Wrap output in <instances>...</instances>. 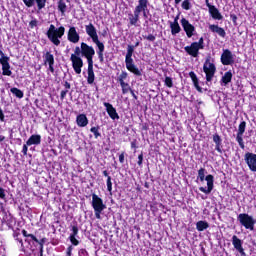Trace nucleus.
Returning a JSON list of instances; mask_svg holds the SVG:
<instances>
[{"instance_id": "1", "label": "nucleus", "mask_w": 256, "mask_h": 256, "mask_svg": "<svg viewBox=\"0 0 256 256\" xmlns=\"http://www.w3.org/2000/svg\"><path fill=\"white\" fill-rule=\"evenodd\" d=\"M86 34L92 39L93 43L98 47V58L101 62H103V53L105 52V44L99 41V35L97 34V28L93 23H90L85 26Z\"/></svg>"}, {"instance_id": "2", "label": "nucleus", "mask_w": 256, "mask_h": 256, "mask_svg": "<svg viewBox=\"0 0 256 256\" xmlns=\"http://www.w3.org/2000/svg\"><path fill=\"white\" fill-rule=\"evenodd\" d=\"M207 170L205 168H200L198 170V176H197V181H200V183H203V181H206L207 187H199V191L201 193H205V195H210L211 191H213V188L215 187V177L213 175L209 174L207 176Z\"/></svg>"}, {"instance_id": "3", "label": "nucleus", "mask_w": 256, "mask_h": 256, "mask_svg": "<svg viewBox=\"0 0 256 256\" xmlns=\"http://www.w3.org/2000/svg\"><path fill=\"white\" fill-rule=\"evenodd\" d=\"M65 35V28L63 26L55 27V25L51 24L49 29L46 32V36L49 41L55 45V47H59L61 45V39Z\"/></svg>"}, {"instance_id": "4", "label": "nucleus", "mask_w": 256, "mask_h": 256, "mask_svg": "<svg viewBox=\"0 0 256 256\" xmlns=\"http://www.w3.org/2000/svg\"><path fill=\"white\" fill-rule=\"evenodd\" d=\"M135 51V46L128 45L127 47V53L125 56V65L126 69L130 71V73H133L136 77H141L143 73L141 70H139V67L135 65V61L133 60V52Z\"/></svg>"}, {"instance_id": "5", "label": "nucleus", "mask_w": 256, "mask_h": 256, "mask_svg": "<svg viewBox=\"0 0 256 256\" xmlns=\"http://www.w3.org/2000/svg\"><path fill=\"white\" fill-rule=\"evenodd\" d=\"M203 71L206 75V83L209 85L211 81H213V78L215 77V73H217V66H215V63L211 59V56H208L205 59V62L203 64Z\"/></svg>"}, {"instance_id": "6", "label": "nucleus", "mask_w": 256, "mask_h": 256, "mask_svg": "<svg viewBox=\"0 0 256 256\" xmlns=\"http://www.w3.org/2000/svg\"><path fill=\"white\" fill-rule=\"evenodd\" d=\"M91 206L94 209V214L96 219H101V213L107 209L105 203H103V199L99 197L97 194H92V202Z\"/></svg>"}, {"instance_id": "7", "label": "nucleus", "mask_w": 256, "mask_h": 256, "mask_svg": "<svg viewBox=\"0 0 256 256\" xmlns=\"http://www.w3.org/2000/svg\"><path fill=\"white\" fill-rule=\"evenodd\" d=\"M205 49L203 37H201L197 42H192L191 45L184 47V51L190 55V57H199V51Z\"/></svg>"}, {"instance_id": "8", "label": "nucleus", "mask_w": 256, "mask_h": 256, "mask_svg": "<svg viewBox=\"0 0 256 256\" xmlns=\"http://www.w3.org/2000/svg\"><path fill=\"white\" fill-rule=\"evenodd\" d=\"M237 221H239L242 227L249 229V231H255L256 219L247 213H241L237 216Z\"/></svg>"}, {"instance_id": "9", "label": "nucleus", "mask_w": 256, "mask_h": 256, "mask_svg": "<svg viewBox=\"0 0 256 256\" xmlns=\"http://www.w3.org/2000/svg\"><path fill=\"white\" fill-rule=\"evenodd\" d=\"M81 55L87 59V63L93 64V57H95V48L89 46V44L82 42L81 43Z\"/></svg>"}, {"instance_id": "10", "label": "nucleus", "mask_w": 256, "mask_h": 256, "mask_svg": "<svg viewBox=\"0 0 256 256\" xmlns=\"http://www.w3.org/2000/svg\"><path fill=\"white\" fill-rule=\"evenodd\" d=\"M0 64L2 65V75L11 77L13 72L11 71V65L9 64V57L3 53V50H0Z\"/></svg>"}, {"instance_id": "11", "label": "nucleus", "mask_w": 256, "mask_h": 256, "mask_svg": "<svg viewBox=\"0 0 256 256\" xmlns=\"http://www.w3.org/2000/svg\"><path fill=\"white\" fill-rule=\"evenodd\" d=\"M182 29L184 30V32L186 33V36L188 37V39H191V37H193V35H195V33H197L195 26L191 23H189V20H187L186 18H182L180 20Z\"/></svg>"}, {"instance_id": "12", "label": "nucleus", "mask_w": 256, "mask_h": 256, "mask_svg": "<svg viewBox=\"0 0 256 256\" xmlns=\"http://www.w3.org/2000/svg\"><path fill=\"white\" fill-rule=\"evenodd\" d=\"M72 68L76 75H81V69H83V58L81 56H70Z\"/></svg>"}, {"instance_id": "13", "label": "nucleus", "mask_w": 256, "mask_h": 256, "mask_svg": "<svg viewBox=\"0 0 256 256\" xmlns=\"http://www.w3.org/2000/svg\"><path fill=\"white\" fill-rule=\"evenodd\" d=\"M221 63L222 65H233L235 63V55L229 49L223 50L221 55Z\"/></svg>"}, {"instance_id": "14", "label": "nucleus", "mask_w": 256, "mask_h": 256, "mask_svg": "<svg viewBox=\"0 0 256 256\" xmlns=\"http://www.w3.org/2000/svg\"><path fill=\"white\" fill-rule=\"evenodd\" d=\"M44 65H48L50 73H55V56L51 52L43 54Z\"/></svg>"}, {"instance_id": "15", "label": "nucleus", "mask_w": 256, "mask_h": 256, "mask_svg": "<svg viewBox=\"0 0 256 256\" xmlns=\"http://www.w3.org/2000/svg\"><path fill=\"white\" fill-rule=\"evenodd\" d=\"M244 161L248 165L250 171L256 173V154L247 152L244 156Z\"/></svg>"}, {"instance_id": "16", "label": "nucleus", "mask_w": 256, "mask_h": 256, "mask_svg": "<svg viewBox=\"0 0 256 256\" xmlns=\"http://www.w3.org/2000/svg\"><path fill=\"white\" fill-rule=\"evenodd\" d=\"M67 39L70 43L77 44L81 36H79V32H77V28L75 26H70L67 34Z\"/></svg>"}, {"instance_id": "17", "label": "nucleus", "mask_w": 256, "mask_h": 256, "mask_svg": "<svg viewBox=\"0 0 256 256\" xmlns=\"http://www.w3.org/2000/svg\"><path fill=\"white\" fill-rule=\"evenodd\" d=\"M232 245L241 256H245V249L243 248V240L239 239L237 235L232 236Z\"/></svg>"}, {"instance_id": "18", "label": "nucleus", "mask_w": 256, "mask_h": 256, "mask_svg": "<svg viewBox=\"0 0 256 256\" xmlns=\"http://www.w3.org/2000/svg\"><path fill=\"white\" fill-rule=\"evenodd\" d=\"M103 105L104 107H106V112L108 113L110 118H112L114 121L115 119H119V114L117 113V109L113 107V104L109 102H104Z\"/></svg>"}, {"instance_id": "19", "label": "nucleus", "mask_w": 256, "mask_h": 256, "mask_svg": "<svg viewBox=\"0 0 256 256\" xmlns=\"http://www.w3.org/2000/svg\"><path fill=\"white\" fill-rule=\"evenodd\" d=\"M0 211L2 223H5V225H11V219H13V217L11 216V214L7 213V211L5 210V206H3L2 202H0Z\"/></svg>"}, {"instance_id": "20", "label": "nucleus", "mask_w": 256, "mask_h": 256, "mask_svg": "<svg viewBox=\"0 0 256 256\" xmlns=\"http://www.w3.org/2000/svg\"><path fill=\"white\" fill-rule=\"evenodd\" d=\"M206 3L211 17L213 19H216L217 21H221V19H223V16L220 14L219 10L215 6L211 5L209 2Z\"/></svg>"}, {"instance_id": "21", "label": "nucleus", "mask_w": 256, "mask_h": 256, "mask_svg": "<svg viewBox=\"0 0 256 256\" xmlns=\"http://www.w3.org/2000/svg\"><path fill=\"white\" fill-rule=\"evenodd\" d=\"M76 124L78 127H87L89 125V119L85 114H79L76 116Z\"/></svg>"}, {"instance_id": "22", "label": "nucleus", "mask_w": 256, "mask_h": 256, "mask_svg": "<svg viewBox=\"0 0 256 256\" xmlns=\"http://www.w3.org/2000/svg\"><path fill=\"white\" fill-rule=\"evenodd\" d=\"M147 2L146 1H140L139 5L136 6L134 13H136V15H141V13H143L144 17H147Z\"/></svg>"}, {"instance_id": "23", "label": "nucleus", "mask_w": 256, "mask_h": 256, "mask_svg": "<svg viewBox=\"0 0 256 256\" xmlns=\"http://www.w3.org/2000/svg\"><path fill=\"white\" fill-rule=\"evenodd\" d=\"M170 29L173 36L181 33V26H179L178 17H176L173 22H170Z\"/></svg>"}, {"instance_id": "24", "label": "nucleus", "mask_w": 256, "mask_h": 256, "mask_svg": "<svg viewBox=\"0 0 256 256\" xmlns=\"http://www.w3.org/2000/svg\"><path fill=\"white\" fill-rule=\"evenodd\" d=\"M213 141L215 143V149L218 151V153H223V139H221V136L219 134L213 135Z\"/></svg>"}, {"instance_id": "25", "label": "nucleus", "mask_w": 256, "mask_h": 256, "mask_svg": "<svg viewBox=\"0 0 256 256\" xmlns=\"http://www.w3.org/2000/svg\"><path fill=\"white\" fill-rule=\"evenodd\" d=\"M232 79H233V73L231 71L225 72L220 80V85L222 87H226V85H229V83H231Z\"/></svg>"}, {"instance_id": "26", "label": "nucleus", "mask_w": 256, "mask_h": 256, "mask_svg": "<svg viewBox=\"0 0 256 256\" xmlns=\"http://www.w3.org/2000/svg\"><path fill=\"white\" fill-rule=\"evenodd\" d=\"M27 145L31 147V145H41V135L39 134H33L29 137V139L26 141Z\"/></svg>"}, {"instance_id": "27", "label": "nucleus", "mask_w": 256, "mask_h": 256, "mask_svg": "<svg viewBox=\"0 0 256 256\" xmlns=\"http://www.w3.org/2000/svg\"><path fill=\"white\" fill-rule=\"evenodd\" d=\"M87 73V83L88 85H93V83H95V72L93 71V64H88Z\"/></svg>"}, {"instance_id": "28", "label": "nucleus", "mask_w": 256, "mask_h": 256, "mask_svg": "<svg viewBox=\"0 0 256 256\" xmlns=\"http://www.w3.org/2000/svg\"><path fill=\"white\" fill-rule=\"evenodd\" d=\"M210 31H212V33H217V35H219L220 37H225L227 35V33L225 32V29L219 27L218 25L215 24H211L209 26Z\"/></svg>"}, {"instance_id": "29", "label": "nucleus", "mask_w": 256, "mask_h": 256, "mask_svg": "<svg viewBox=\"0 0 256 256\" xmlns=\"http://www.w3.org/2000/svg\"><path fill=\"white\" fill-rule=\"evenodd\" d=\"M189 77L191 78L195 89H197L199 91V93H203V89L201 88V86H199V78H197V74H195V72L191 71L189 73Z\"/></svg>"}, {"instance_id": "30", "label": "nucleus", "mask_w": 256, "mask_h": 256, "mask_svg": "<svg viewBox=\"0 0 256 256\" xmlns=\"http://www.w3.org/2000/svg\"><path fill=\"white\" fill-rule=\"evenodd\" d=\"M128 20H129V25L137 27V23H139V15L136 13H129L128 14Z\"/></svg>"}, {"instance_id": "31", "label": "nucleus", "mask_w": 256, "mask_h": 256, "mask_svg": "<svg viewBox=\"0 0 256 256\" xmlns=\"http://www.w3.org/2000/svg\"><path fill=\"white\" fill-rule=\"evenodd\" d=\"M197 231H205V229H209V223L207 221L200 220L196 223Z\"/></svg>"}, {"instance_id": "32", "label": "nucleus", "mask_w": 256, "mask_h": 256, "mask_svg": "<svg viewBox=\"0 0 256 256\" xmlns=\"http://www.w3.org/2000/svg\"><path fill=\"white\" fill-rule=\"evenodd\" d=\"M22 235H24L27 238L25 240L26 243H29L30 241H35V243H39V239H37L35 235L27 233L26 230H22Z\"/></svg>"}, {"instance_id": "33", "label": "nucleus", "mask_w": 256, "mask_h": 256, "mask_svg": "<svg viewBox=\"0 0 256 256\" xmlns=\"http://www.w3.org/2000/svg\"><path fill=\"white\" fill-rule=\"evenodd\" d=\"M10 92H11L12 94H14V96L17 97L18 99H23V97H24V95H25L21 89L15 88V87H14V88H11V89H10Z\"/></svg>"}, {"instance_id": "34", "label": "nucleus", "mask_w": 256, "mask_h": 256, "mask_svg": "<svg viewBox=\"0 0 256 256\" xmlns=\"http://www.w3.org/2000/svg\"><path fill=\"white\" fill-rule=\"evenodd\" d=\"M123 95H127L131 91V86L127 82H122L120 84Z\"/></svg>"}, {"instance_id": "35", "label": "nucleus", "mask_w": 256, "mask_h": 256, "mask_svg": "<svg viewBox=\"0 0 256 256\" xmlns=\"http://www.w3.org/2000/svg\"><path fill=\"white\" fill-rule=\"evenodd\" d=\"M100 129V126H94L90 129V132L93 133L95 139H99V137H101V132H99Z\"/></svg>"}, {"instance_id": "36", "label": "nucleus", "mask_w": 256, "mask_h": 256, "mask_svg": "<svg viewBox=\"0 0 256 256\" xmlns=\"http://www.w3.org/2000/svg\"><path fill=\"white\" fill-rule=\"evenodd\" d=\"M128 77H129V74L127 73V71H122L121 74L118 76V82L120 84L125 83Z\"/></svg>"}, {"instance_id": "37", "label": "nucleus", "mask_w": 256, "mask_h": 256, "mask_svg": "<svg viewBox=\"0 0 256 256\" xmlns=\"http://www.w3.org/2000/svg\"><path fill=\"white\" fill-rule=\"evenodd\" d=\"M236 141L241 149H245V142L243 141V134H237Z\"/></svg>"}, {"instance_id": "38", "label": "nucleus", "mask_w": 256, "mask_h": 256, "mask_svg": "<svg viewBox=\"0 0 256 256\" xmlns=\"http://www.w3.org/2000/svg\"><path fill=\"white\" fill-rule=\"evenodd\" d=\"M246 127H247V122L242 121V122L239 124L237 134H238V135H243V133H245Z\"/></svg>"}, {"instance_id": "39", "label": "nucleus", "mask_w": 256, "mask_h": 256, "mask_svg": "<svg viewBox=\"0 0 256 256\" xmlns=\"http://www.w3.org/2000/svg\"><path fill=\"white\" fill-rule=\"evenodd\" d=\"M70 231H71L70 235L77 237V235H79V227H77V224L71 225Z\"/></svg>"}, {"instance_id": "40", "label": "nucleus", "mask_w": 256, "mask_h": 256, "mask_svg": "<svg viewBox=\"0 0 256 256\" xmlns=\"http://www.w3.org/2000/svg\"><path fill=\"white\" fill-rule=\"evenodd\" d=\"M164 83H165L166 87H169V88L173 87V78L166 76Z\"/></svg>"}, {"instance_id": "41", "label": "nucleus", "mask_w": 256, "mask_h": 256, "mask_svg": "<svg viewBox=\"0 0 256 256\" xmlns=\"http://www.w3.org/2000/svg\"><path fill=\"white\" fill-rule=\"evenodd\" d=\"M106 185H107V191L111 193V191H113V182H111V176H108Z\"/></svg>"}, {"instance_id": "42", "label": "nucleus", "mask_w": 256, "mask_h": 256, "mask_svg": "<svg viewBox=\"0 0 256 256\" xmlns=\"http://www.w3.org/2000/svg\"><path fill=\"white\" fill-rule=\"evenodd\" d=\"M58 9L62 14L65 13V11H67V5H65V2L60 1L58 4Z\"/></svg>"}, {"instance_id": "43", "label": "nucleus", "mask_w": 256, "mask_h": 256, "mask_svg": "<svg viewBox=\"0 0 256 256\" xmlns=\"http://www.w3.org/2000/svg\"><path fill=\"white\" fill-rule=\"evenodd\" d=\"M69 240L72 243V245H74L75 247L79 245V240H77V236L70 235Z\"/></svg>"}, {"instance_id": "44", "label": "nucleus", "mask_w": 256, "mask_h": 256, "mask_svg": "<svg viewBox=\"0 0 256 256\" xmlns=\"http://www.w3.org/2000/svg\"><path fill=\"white\" fill-rule=\"evenodd\" d=\"M71 56L81 57V46H76L74 49V53L71 54Z\"/></svg>"}, {"instance_id": "45", "label": "nucleus", "mask_w": 256, "mask_h": 256, "mask_svg": "<svg viewBox=\"0 0 256 256\" xmlns=\"http://www.w3.org/2000/svg\"><path fill=\"white\" fill-rule=\"evenodd\" d=\"M38 25H39V21L37 19L31 20L29 23L30 29H35V27H37Z\"/></svg>"}, {"instance_id": "46", "label": "nucleus", "mask_w": 256, "mask_h": 256, "mask_svg": "<svg viewBox=\"0 0 256 256\" xmlns=\"http://www.w3.org/2000/svg\"><path fill=\"white\" fill-rule=\"evenodd\" d=\"M182 7L186 10L189 11L191 9V3L189 1H183Z\"/></svg>"}, {"instance_id": "47", "label": "nucleus", "mask_w": 256, "mask_h": 256, "mask_svg": "<svg viewBox=\"0 0 256 256\" xmlns=\"http://www.w3.org/2000/svg\"><path fill=\"white\" fill-rule=\"evenodd\" d=\"M78 256H89V252L86 249L82 248L78 251Z\"/></svg>"}, {"instance_id": "48", "label": "nucleus", "mask_w": 256, "mask_h": 256, "mask_svg": "<svg viewBox=\"0 0 256 256\" xmlns=\"http://www.w3.org/2000/svg\"><path fill=\"white\" fill-rule=\"evenodd\" d=\"M29 147H31V146L27 145V142H26V144L23 145L22 153H23L24 156H27V151H29Z\"/></svg>"}, {"instance_id": "49", "label": "nucleus", "mask_w": 256, "mask_h": 256, "mask_svg": "<svg viewBox=\"0 0 256 256\" xmlns=\"http://www.w3.org/2000/svg\"><path fill=\"white\" fill-rule=\"evenodd\" d=\"M67 93H69L68 90H62L60 93V99L61 101H63V99H65V97H67Z\"/></svg>"}, {"instance_id": "50", "label": "nucleus", "mask_w": 256, "mask_h": 256, "mask_svg": "<svg viewBox=\"0 0 256 256\" xmlns=\"http://www.w3.org/2000/svg\"><path fill=\"white\" fill-rule=\"evenodd\" d=\"M144 39H147V41H155L156 37L153 34H149L148 36H145Z\"/></svg>"}, {"instance_id": "51", "label": "nucleus", "mask_w": 256, "mask_h": 256, "mask_svg": "<svg viewBox=\"0 0 256 256\" xmlns=\"http://www.w3.org/2000/svg\"><path fill=\"white\" fill-rule=\"evenodd\" d=\"M138 165L141 167L143 165V153L139 154L138 156Z\"/></svg>"}, {"instance_id": "52", "label": "nucleus", "mask_w": 256, "mask_h": 256, "mask_svg": "<svg viewBox=\"0 0 256 256\" xmlns=\"http://www.w3.org/2000/svg\"><path fill=\"white\" fill-rule=\"evenodd\" d=\"M38 9L41 10L45 7V1H37Z\"/></svg>"}, {"instance_id": "53", "label": "nucleus", "mask_w": 256, "mask_h": 256, "mask_svg": "<svg viewBox=\"0 0 256 256\" xmlns=\"http://www.w3.org/2000/svg\"><path fill=\"white\" fill-rule=\"evenodd\" d=\"M73 253V246H69L66 250V255L71 256Z\"/></svg>"}, {"instance_id": "54", "label": "nucleus", "mask_w": 256, "mask_h": 256, "mask_svg": "<svg viewBox=\"0 0 256 256\" xmlns=\"http://www.w3.org/2000/svg\"><path fill=\"white\" fill-rule=\"evenodd\" d=\"M0 121H5V114L3 113V109L0 107Z\"/></svg>"}, {"instance_id": "55", "label": "nucleus", "mask_w": 256, "mask_h": 256, "mask_svg": "<svg viewBox=\"0 0 256 256\" xmlns=\"http://www.w3.org/2000/svg\"><path fill=\"white\" fill-rule=\"evenodd\" d=\"M36 243H38V245H40L41 251H43V244L45 243V238L41 239L40 241L38 240V242H36Z\"/></svg>"}, {"instance_id": "56", "label": "nucleus", "mask_w": 256, "mask_h": 256, "mask_svg": "<svg viewBox=\"0 0 256 256\" xmlns=\"http://www.w3.org/2000/svg\"><path fill=\"white\" fill-rule=\"evenodd\" d=\"M119 161H120V163H125V154L119 155Z\"/></svg>"}, {"instance_id": "57", "label": "nucleus", "mask_w": 256, "mask_h": 256, "mask_svg": "<svg viewBox=\"0 0 256 256\" xmlns=\"http://www.w3.org/2000/svg\"><path fill=\"white\" fill-rule=\"evenodd\" d=\"M0 199H5V190L0 188Z\"/></svg>"}, {"instance_id": "58", "label": "nucleus", "mask_w": 256, "mask_h": 256, "mask_svg": "<svg viewBox=\"0 0 256 256\" xmlns=\"http://www.w3.org/2000/svg\"><path fill=\"white\" fill-rule=\"evenodd\" d=\"M27 7H33V1H25L24 2Z\"/></svg>"}, {"instance_id": "59", "label": "nucleus", "mask_w": 256, "mask_h": 256, "mask_svg": "<svg viewBox=\"0 0 256 256\" xmlns=\"http://www.w3.org/2000/svg\"><path fill=\"white\" fill-rule=\"evenodd\" d=\"M64 87H65V89H71V84L66 81V82L64 83Z\"/></svg>"}, {"instance_id": "60", "label": "nucleus", "mask_w": 256, "mask_h": 256, "mask_svg": "<svg viewBox=\"0 0 256 256\" xmlns=\"http://www.w3.org/2000/svg\"><path fill=\"white\" fill-rule=\"evenodd\" d=\"M131 147H132V149L137 148V142L136 141H132L131 142Z\"/></svg>"}, {"instance_id": "61", "label": "nucleus", "mask_w": 256, "mask_h": 256, "mask_svg": "<svg viewBox=\"0 0 256 256\" xmlns=\"http://www.w3.org/2000/svg\"><path fill=\"white\" fill-rule=\"evenodd\" d=\"M130 93L134 99H137V95L135 94V91H133V89L130 90Z\"/></svg>"}, {"instance_id": "62", "label": "nucleus", "mask_w": 256, "mask_h": 256, "mask_svg": "<svg viewBox=\"0 0 256 256\" xmlns=\"http://www.w3.org/2000/svg\"><path fill=\"white\" fill-rule=\"evenodd\" d=\"M103 175H104V177H107V179H109V172H107V170H104L103 172Z\"/></svg>"}, {"instance_id": "63", "label": "nucleus", "mask_w": 256, "mask_h": 256, "mask_svg": "<svg viewBox=\"0 0 256 256\" xmlns=\"http://www.w3.org/2000/svg\"><path fill=\"white\" fill-rule=\"evenodd\" d=\"M3 141H5V136L0 135V142H3Z\"/></svg>"}, {"instance_id": "64", "label": "nucleus", "mask_w": 256, "mask_h": 256, "mask_svg": "<svg viewBox=\"0 0 256 256\" xmlns=\"http://www.w3.org/2000/svg\"><path fill=\"white\" fill-rule=\"evenodd\" d=\"M1 251H5V247L0 246V252H1Z\"/></svg>"}]
</instances>
